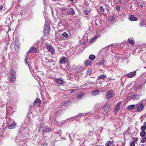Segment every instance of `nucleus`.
I'll return each instance as SVG.
<instances>
[{
  "label": "nucleus",
  "instance_id": "obj_1",
  "mask_svg": "<svg viewBox=\"0 0 146 146\" xmlns=\"http://www.w3.org/2000/svg\"><path fill=\"white\" fill-rule=\"evenodd\" d=\"M50 25L48 23L46 22L44 26V33L46 35L48 34L49 31Z\"/></svg>",
  "mask_w": 146,
  "mask_h": 146
},
{
  "label": "nucleus",
  "instance_id": "obj_2",
  "mask_svg": "<svg viewBox=\"0 0 146 146\" xmlns=\"http://www.w3.org/2000/svg\"><path fill=\"white\" fill-rule=\"evenodd\" d=\"M16 78V73L13 69L11 70V75L9 77L10 80L11 81H14Z\"/></svg>",
  "mask_w": 146,
  "mask_h": 146
},
{
  "label": "nucleus",
  "instance_id": "obj_3",
  "mask_svg": "<svg viewBox=\"0 0 146 146\" xmlns=\"http://www.w3.org/2000/svg\"><path fill=\"white\" fill-rule=\"evenodd\" d=\"M114 93L113 91L110 90L108 91L107 93L106 97L108 98H110L112 97L114 95Z\"/></svg>",
  "mask_w": 146,
  "mask_h": 146
},
{
  "label": "nucleus",
  "instance_id": "obj_4",
  "mask_svg": "<svg viewBox=\"0 0 146 146\" xmlns=\"http://www.w3.org/2000/svg\"><path fill=\"white\" fill-rule=\"evenodd\" d=\"M137 111H141L144 108V106L143 103L139 104L136 105Z\"/></svg>",
  "mask_w": 146,
  "mask_h": 146
},
{
  "label": "nucleus",
  "instance_id": "obj_5",
  "mask_svg": "<svg viewBox=\"0 0 146 146\" xmlns=\"http://www.w3.org/2000/svg\"><path fill=\"white\" fill-rule=\"evenodd\" d=\"M46 48L48 51L52 53H55V50L54 48L51 45H49L46 46Z\"/></svg>",
  "mask_w": 146,
  "mask_h": 146
},
{
  "label": "nucleus",
  "instance_id": "obj_6",
  "mask_svg": "<svg viewBox=\"0 0 146 146\" xmlns=\"http://www.w3.org/2000/svg\"><path fill=\"white\" fill-rule=\"evenodd\" d=\"M121 104V103L120 102H118L116 104V107L114 110V112L116 114L118 112L119 110V106Z\"/></svg>",
  "mask_w": 146,
  "mask_h": 146
},
{
  "label": "nucleus",
  "instance_id": "obj_7",
  "mask_svg": "<svg viewBox=\"0 0 146 146\" xmlns=\"http://www.w3.org/2000/svg\"><path fill=\"white\" fill-rule=\"evenodd\" d=\"M58 28L59 30L62 31L65 29V27L62 23H60L58 24Z\"/></svg>",
  "mask_w": 146,
  "mask_h": 146
},
{
  "label": "nucleus",
  "instance_id": "obj_8",
  "mask_svg": "<svg viewBox=\"0 0 146 146\" xmlns=\"http://www.w3.org/2000/svg\"><path fill=\"white\" fill-rule=\"evenodd\" d=\"M51 130V128L48 126L44 127L43 129H42V131L43 133H47Z\"/></svg>",
  "mask_w": 146,
  "mask_h": 146
},
{
  "label": "nucleus",
  "instance_id": "obj_9",
  "mask_svg": "<svg viewBox=\"0 0 146 146\" xmlns=\"http://www.w3.org/2000/svg\"><path fill=\"white\" fill-rule=\"evenodd\" d=\"M68 58L65 57H62L60 60V63L61 64H65L67 63L68 61Z\"/></svg>",
  "mask_w": 146,
  "mask_h": 146
},
{
  "label": "nucleus",
  "instance_id": "obj_10",
  "mask_svg": "<svg viewBox=\"0 0 146 146\" xmlns=\"http://www.w3.org/2000/svg\"><path fill=\"white\" fill-rule=\"evenodd\" d=\"M110 109V104L108 103H107L104 106L103 109L104 111L108 112L109 111Z\"/></svg>",
  "mask_w": 146,
  "mask_h": 146
},
{
  "label": "nucleus",
  "instance_id": "obj_11",
  "mask_svg": "<svg viewBox=\"0 0 146 146\" xmlns=\"http://www.w3.org/2000/svg\"><path fill=\"white\" fill-rule=\"evenodd\" d=\"M16 126V123L15 121H14L11 124L9 125L7 128L10 129H14Z\"/></svg>",
  "mask_w": 146,
  "mask_h": 146
},
{
  "label": "nucleus",
  "instance_id": "obj_12",
  "mask_svg": "<svg viewBox=\"0 0 146 146\" xmlns=\"http://www.w3.org/2000/svg\"><path fill=\"white\" fill-rule=\"evenodd\" d=\"M136 74V73L135 71L131 72L127 74V77L129 78H132L135 76Z\"/></svg>",
  "mask_w": 146,
  "mask_h": 146
},
{
  "label": "nucleus",
  "instance_id": "obj_13",
  "mask_svg": "<svg viewBox=\"0 0 146 146\" xmlns=\"http://www.w3.org/2000/svg\"><path fill=\"white\" fill-rule=\"evenodd\" d=\"M15 50L17 51L19 48V45L18 40H15Z\"/></svg>",
  "mask_w": 146,
  "mask_h": 146
},
{
  "label": "nucleus",
  "instance_id": "obj_14",
  "mask_svg": "<svg viewBox=\"0 0 146 146\" xmlns=\"http://www.w3.org/2000/svg\"><path fill=\"white\" fill-rule=\"evenodd\" d=\"M100 37V35H96L94 37L92 38L90 40V42L92 43L94 42L97 39L98 37Z\"/></svg>",
  "mask_w": 146,
  "mask_h": 146
},
{
  "label": "nucleus",
  "instance_id": "obj_15",
  "mask_svg": "<svg viewBox=\"0 0 146 146\" xmlns=\"http://www.w3.org/2000/svg\"><path fill=\"white\" fill-rule=\"evenodd\" d=\"M54 81L57 83L59 84H62L64 82V81L58 78H55Z\"/></svg>",
  "mask_w": 146,
  "mask_h": 146
},
{
  "label": "nucleus",
  "instance_id": "obj_16",
  "mask_svg": "<svg viewBox=\"0 0 146 146\" xmlns=\"http://www.w3.org/2000/svg\"><path fill=\"white\" fill-rule=\"evenodd\" d=\"M28 60V56H26L25 58V62L26 64L28 66V67H29V69L30 70L31 69H30V64L31 63V62H30V61H29V60H28Z\"/></svg>",
  "mask_w": 146,
  "mask_h": 146
},
{
  "label": "nucleus",
  "instance_id": "obj_17",
  "mask_svg": "<svg viewBox=\"0 0 146 146\" xmlns=\"http://www.w3.org/2000/svg\"><path fill=\"white\" fill-rule=\"evenodd\" d=\"M40 100L38 98H37L34 101V105L37 106H39L40 105Z\"/></svg>",
  "mask_w": 146,
  "mask_h": 146
},
{
  "label": "nucleus",
  "instance_id": "obj_18",
  "mask_svg": "<svg viewBox=\"0 0 146 146\" xmlns=\"http://www.w3.org/2000/svg\"><path fill=\"white\" fill-rule=\"evenodd\" d=\"M142 86L140 84H137L135 87L134 88V89L135 90H138L141 88Z\"/></svg>",
  "mask_w": 146,
  "mask_h": 146
},
{
  "label": "nucleus",
  "instance_id": "obj_19",
  "mask_svg": "<svg viewBox=\"0 0 146 146\" xmlns=\"http://www.w3.org/2000/svg\"><path fill=\"white\" fill-rule=\"evenodd\" d=\"M44 127V124L43 123H41L38 125V128L39 131L40 130H42V129H43Z\"/></svg>",
  "mask_w": 146,
  "mask_h": 146
},
{
  "label": "nucleus",
  "instance_id": "obj_20",
  "mask_svg": "<svg viewBox=\"0 0 146 146\" xmlns=\"http://www.w3.org/2000/svg\"><path fill=\"white\" fill-rule=\"evenodd\" d=\"M37 51L36 49L34 47H31L30 48L29 52L32 53H35Z\"/></svg>",
  "mask_w": 146,
  "mask_h": 146
},
{
  "label": "nucleus",
  "instance_id": "obj_21",
  "mask_svg": "<svg viewBox=\"0 0 146 146\" xmlns=\"http://www.w3.org/2000/svg\"><path fill=\"white\" fill-rule=\"evenodd\" d=\"M140 95H135L133 96V99L134 100H137L139 99Z\"/></svg>",
  "mask_w": 146,
  "mask_h": 146
},
{
  "label": "nucleus",
  "instance_id": "obj_22",
  "mask_svg": "<svg viewBox=\"0 0 146 146\" xmlns=\"http://www.w3.org/2000/svg\"><path fill=\"white\" fill-rule=\"evenodd\" d=\"M92 62L90 60H86L84 62V64L86 66L90 65L92 63Z\"/></svg>",
  "mask_w": 146,
  "mask_h": 146
},
{
  "label": "nucleus",
  "instance_id": "obj_23",
  "mask_svg": "<svg viewBox=\"0 0 146 146\" xmlns=\"http://www.w3.org/2000/svg\"><path fill=\"white\" fill-rule=\"evenodd\" d=\"M129 19L130 20L132 21L137 20L136 18L134 17L133 15L130 16L129 17Z\"/></svg>",
  "mask_w": 146,
  "mask_h": 146
},
{
  "label": "nucleus",
  "instance_id": "obj_24",
  "mask_svg": "<svg viewBox=\"0 0 146 146\" xmlns=\"http://www.w3.org/2000/svg\"><path fill=\"white\" fill-rule=\"evenodd\" d=\"M84 96V94L82 93L80 94H79L77 96V98L78 100L81 99Z\"/></svg>",
  "mask_w": 146,
  "mask_h": 146
},
{
  "label": "nucleus",
  "instance_id": "obj_25",
  "mask_svg": "<svg viewBox=\"0 0 146 146\" xmlns=\"http://www.w3.org/2000/svg\"><path fill=\"white\" fill-rule=\"evenodd\" d=\"M68 14L69 15H73L75 14V13L74 11L72 9H71L69 11Z\"/></svg>",
  "mask_w": 146,
  "mask_h": 146
},
{
  "label": "nucleus",
  "instance_id": "obj_26",
  "mask_svg": "<svg viewBox=\"0 0 146 146\" xmlns=\"http://www.w3.org/2000/svg\"><path fill=\"white\" fill-rule=\"evenodd\" d=\"M104 9L102 6L100 7L99 9V12L100 13H103L104 12Z\"/></svg>",
  "mask_w": 146,
  "mask_h": 146
},
{
  "label": "nucleus",
  "instance_id": "obj_27",
  "mask_svg": "<svg viewBox=\"0 0 146 146\" xmlns=\"http://www.w3.org/2000/svg\"><path fill=\"white\" fill-rule=\"evenodd\" d=\"M92 94L93 95L96 96L98 95L99 92L98 90H95L92 92Z\"/></svg>",
  "mask_w": 146,
  "mask_h": 146
},
{
  "label": "nucleus",
  "instance_id": "obj_28",
  "mask_svg": "<svg viewBox=\"0 0 146 146\" xmlns=\"http://www.w3.org/2000/svg\"><path fill=\"white\" fill-rule=\"evenodd\" d=\"M128 42L131 44H134V40L131 38H129L128 40Z\"/></svg>",
  "mask_w": 146,
  "mask_h": 146
},
{
  "label": "nucleus",
  "instance_id": "obj_29",
  "mask_svg": "<svg viewBox=\"0 0 146 146\" xmlns=\"http://www.w3.org/2000/svg\"><path fill=\"white\" fill-rule=\"evenodd\" d=\"M135 106L134 105H129L127 107V108L129 110H131L134 109Z\"/></svg>",
  "mask_w": 146,
  "mask_h": 146
},
{
  "label": "nucleus",
  "instance_id": "obj_30",
  "mask_svg": "<svg viewBox=\"0 0 146 146\" xmlns=\"http://www.w3.org/2000/svg\"><path fill=\"white\" fill-rule=\"evenodd\" d=\"M113 142L111 141H108L105 144V145L106 146H110L111 145V144L113 143Z\"/></svg>",
  "mask_w": 146,
  "mask_h": 146
},
{
  "label": "nucleus",
  "instance_id": "obj_31",
  "mask_svg": "<svg viewBox=\"0 0 146 146\" xmlns=\"http://www.w3.org/2000/svg\"><path fill=\"white\" fill-rule=\"evenodd\" d=\"M95 58V55L93 54L90 55L89 56V59L92 60H94Z\"/></svg>",
  "mask_w": 146,
  "mask_h": 146
},
{
  "label": "nucleus",
  "instance_id": "obj_32",
  "mask_svg": "<svg viewBox=\"0 0 146 146\" xmlns=\"http://www.w3.org/2000/svg\"><path fill=\"white\" fill-rule=\"evenodd\" d=\"M146 134V133L145 131H141L140 133V135L141 137H144Z\"/></svg>",
  "mask_w": 146,
  "mask_h": 146
},
{
  "label": "nucleus",
  "instance_id": "obj_33",
  "mask_svg": "<svg viewBox=\"0 0 146 146\" xmlns=\"http://www.w3.org/2000/svg\"><path fill=\"white\" fill-rule=\"evenodd\" d=\"M106 76L105 75H102L98 76V79L106 78Z\"/></svg>",
  "mask_w": 146,
  "mask_h": 146
},
{
  "label": "nucleus",
  "instance_id": "obj_34",
  "mask_svg": "<svg viewBox=\"0 0 146 146\" xmlns=\"http://www.w3.org/2000/svg\"><path fill=\"white\" fill-rule=\"evenodd\" d=\"M90 85H91V84L88 83V84H84V86H86V88H89L91 87V86Z\"/></svg>",
  "mask_w": 146,
  "mask_h": 146
},
{
  "label": "nucleus",
  "instance_id": "obj_35",
  "mask_svg": "<svg viewBox=\"0 0 146 146\" xmlns=\"http://www.w3.org/2000/svg\"><path fill=\"white\" fill-rule=\"evenodd\" d=\"M62 35L65 37H67L68 36V34L66 32H64L62 34Z\"/></svg>",
  "mask_w": 146,
  "mask_h": 146
},
{
  "label": "nucleus",
  "instance_id": "obj_36",
  "mask_svg": "<svg viewBox=\"0 0 146 146\" xmlns=\"http://www.w3.org/2000/svg\"><path fill=\"white\" fill-rule=\"evenodd\" d=\"M105 62V60H102L100 62L97 64L101 65L104 64Z\"/></svg>",
  "mask_w": 146,
  "mask_h": 146
},
{
  "label": "nucleus",
  "instance_id": "obj_37",
  "mask_svg": "<svg viewBox=\"0 0 146 146\" xmlns=\"http://www.w3.org/2000/svg\"><path fill=\"white\" fill-rule=\"evenodd\" d=\"M141 129L142 131H145L146 129V126H142L141 127Z\"/></svg>",
  "mask_w": 146,
  "mask_h": 146
},
{
  "label": "nucleus",
  "instance_id": "obj_38",
  "mask_svg": "<svg viewBox=\"0 0 146 146\" xmlns=\"http://www.w3.org/2000/svg\"><path fill=\"white\" fill-rule=\"evenodd\" d=\"M144 25V22L142 21H141L139 24V26L141 27H143Z\"/></svg>",
  "mask_w": 146,
  "mask_h": 146
},
{
  "label": "nucleus",
  "instance_id": "obj_39",
  "mask_svg": "<svg viewBox=\"0 0 146 146\" xmlns=\"http://www.w3.org/2000/svg\"><path fill=\"white\" fill-rule=\"evenodd\" d=\"M92 70H91V69H90L88 70L86 72V74L88 75H90V74H91L92 73Z\"/></svg>",
  "mask_w": 146,
  "mask_h": 146
},
{
  "label": "nucleus",
  "instance_id": "obj_40",
  "mask_svg": "<svg viewBox=\"0 0 146 146\" xmlns=\"http://www.w3.org/2000/svg\"><path fill=\"white\" fill-rule=\"evenodd\" d=\"M115 20V17L113 16H111L110 17L109 20L111 21H112L114 20Z\"/></svg>",
  "mask_w": 146,
  "mask_h": 146
},
{
  "label": "nucleus",
  "instance_id": "obj_41",
  "mask_svg": "<svg viewBox=\"0 0 146 146\" xmlns=\"http://www.w3.org/2000/svg\"><path fill=\"white\" fill-rule=\"evenodd\" d=\"M141 142L143 143H144L146 142V137H144L143 138L141 141Z\"/></svg>",
  "mask_w": 146,
  "mask_h": 146
},
{
  "label": "nucleus",
  "instance_id": "obj_42",
  "mask_svg": "<svg viewBox=\"0 0 146 146\" xmlns=\"http://www.w3.org/2000/svg\"><path fill=\"white\" fill-rule=\"evenodd\" d=\"M70 102L69 101L66 102L64 104V105L65 106H67L69 104Z\"/></svg>",
  "mask_w": 146,
  "mask_h": 146
},
{
  "label": "nucleus",
  "instance_id": "obj_43",
  "mask_svg": "<svg viewBox=\"0 0 146 146\" xmlns=\"http://www.w3.org/2000/svg\"><path fill=\"white\" fill-rule=\"evenodd\" d=\"M84 13L86 15H88L89 14V12H87L85 10H84L83 11Z\"/></svg>",
  "mask_w": 146,
  "mask_h": 146
},
{
  "label": "nucleus",
  "instance_id": "obj_44",
  "mask_svg": "<svg viewBox=\"0 0 146 146\" xmlns=\"http://www.w3.org/2000/svg\"><path fill=\"white\" fill-rule=\"evenodd\" d=\"M138 140V138L137 137L135 138L132 141L135 143Z\"/></svg>",
  "mask_w": 146,
  "mask_h": 146
},
{
  "label": "nucleus",
  "instance_id": "obj_45",
  "mask_svg": "<svg viewBox=\"0 0 146 146\" xmlns=\"http://www.w3.org/2000/svg\"><path fill=\"white\" fill-rule=\"evenodd\" d=\"M135 144L134 142L132 141L130 143V145L131 146H135Z\"/></svg>",
  "mask_w": 146,
  "mask_h": 146
},
{
  "label": "nucleus",
  "instance_id": "obj_46",
  "mask_svg": "<svg viewBox=\"0 0 146 146\" xmlns=\"http://www.w3.org/2000/svg\"><path fill=\"white\" fill-rule=\"evenodd\" d=\"M84 86V84L81 86H80L81 88H82V89H86V86Z\"/></svg>",
  "mask_w": 146,
  "mask_h": 146
},
{
  "label": "nucleus",
  "instance_id": "obj_47",
  "mask_svg": "<svg viewBox=\"0 0 146 146\" xmlns=\"http://www.w3.org/2000/svg\"><path fill=\"white\" fill-rule=\"evenodd\" d=\"M115 8L116 9L117 11H120V7H119L118 6H116L115 7Z\"/></svg>",
  "mask_w": 146,
  "mask_h": 146
},
{
  "label": "nucleus",
  "instance_id": "obj_48",
  "mask_svg": "<svg viewBox=\"0 0 146 146\" xmlns=\"http://www.w3.org/2000/svg\"><path fill=\"white\" fill-rule=\"evenodd\" d=\"M74 90L72 89V90H70V93H72L73 92H74Z\"/></svg>",
  "mask_w": 146,
  "mask_h": 146
},
{
  "label": "nucleus",
  "instance_id": "obj_49",
  "mask_svg": "<svg viewBox=\"0 0 146 146\" xmlns=\"http://www.w3.org/2000/svg\"><path fill=\"white\" fill-rule=\"evenodd\" d=\"M139 6L141 7H143L144 6L143 4H139Z\"/></svg>",
  "mask_w": 146,
  "mask_h": 146
},
{
  "label": "nucleus",
  "instance_id": "obj_50",
  "mask_svg": "<svg viewBox=\"0 0 146 146\" xmlns=\"http://www.w3.org/2000/svg\"><path fill=\"white\" fill-rule=\"evenodd\" d=\"M3 8V6H0V11L2 10Z\"/></svg>",
  "mask_w": 146,
  "mask_h": 146
},
{
  "label": "nucleus",
  "instance_id": "obj_51",
  "mask_svg": "<svg viewBox=\"0 0 146 146\" xmlns=\"http://www.w3.org/2000/svg\"><path fill=\"white\" fill-rule=\"evenodd\" d=\"M144 126H146V121L144 123Z\"/></svg>",
  "mask_w": 146,
  "mask_h": 146
},
{
  "label": "nucleus",
  "instance_id": "obj_52",
  "mask_svg": "<svg viewBox=\"0 0 146 146\" xmlns=\"http://www.w3.org/2000/svg\"><path fill=\"white\" fill-rule=\"evenodd\" d=\"M119 2H121V0H117Z\"/></svg>",
  "mask_w": 146,
  "mask_h": 146
},
{
  "label": "nucleus",
  "instance_id": "obj_53",
  "mask_svg": "<svg viewBox=\"0 0 146 146\" xmlns=\"http://www.w3.org/2000/svg\"><path fill=\"white\" fill-rule=\"evenodd\" d=\"M129 96H127V99H129Z\"/></svg>",
  "mask_w": 146,
  "mask_h": 146
},
{
  "label": "nucleus",
  "instance_id": "obj_54",
  "mask_svg": "<svg viewBox=\"0 0 146 146\" xmlns=\"http://www.w3.org/2000/svg\"><path fill=\"white\" fill-rule=\"evenodd\" d=\"M62 9V11H65V9Z\"/></svg>",
  "mask_w": 146,
  "mask_h": 146
},
{
  "label": "nucleus",
  "instance_id": "obj_55",
  "mask_svg": "<svg viewBox=\"0 0 146 146\" xmlns=\"http://www.w3.org/2000/svg\"><path fill=\"white\" fill-rule=\"evenodd\" d=\"M141 146H144V145H143V144H142L141 145Z\"/></svg>",
  "mask_w": 146,
  "mask_h": 146
},
{
  "label": "nucleus",
  "instance_id": "obj_56",
  "mask_svg": "<svg viewBox=\"0 0 146 146\" xmlns=\"http://www.w3.org/2000/svg\"><path fill=\"white\" fill-rule=\"evenodd\" d=\"M145 117L146 118V115H145Z\"/></svg>",
  "mask_w": 146,
  "mask_h": 146
},
{
  "label": "nucleus",
  "instance_id": "obj_57",
  "mask_svg": "<svg viewBox=\"0 0 146 146\" xmlns=\"http://www.w3.org/2000/svg\"><path fill=\"white\" fill-rule=\"evenodd\" d=\"M9 31H10V29H9Z\"/></svg>",
  "mask_w": 146,
  "mask_h": 146
},
{
  "label": "nucleus",
  "instance_id": "obj_58",
  "mask_svg": "<svg viewBox=\"0 0 146 146\" xmlns=\"http://www.w3.org/2000/svg\"><path fill=\"white\" fill-rule=\"evenodd\" d=\"M9 31H10V29H9Z\"/></svg>",
  "mask_w": 146,
  "mask_h": 146
}]
</instances>
